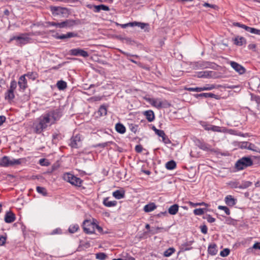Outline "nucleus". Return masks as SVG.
<instances>
[{
  "mask_svg": "<svg viewBox=\"0 0 260 260\" xmlns=\"http://www.w3.org/2000/svg\"><path fill=\"white\" fill-rule=\"evenodd\" d=\"M61 116V114L58 109L50 110L42 114L32 124L34 132L41 134L48 126L54 124Z\"/></svg>",
  "mask_w": 260,
  "mask_h": 260,
  "instance_id": "obj_1",
  "label": "nucleus"
},
{
  "mask_svg": "<svg viewBox=\"0 0 260 260\" xmlns=\"http://www.w3.org/2000/svg\"><path fill=\"white\" fill-rule=\"evenodd\" d=\"M31 33H22L16 36H13L10 41H16V44L19 46H22L30 42L31 39L30 36Z\"/></svg>",
  "mask_w": 260,
  "mask_h": 260,
  "instance_id": "obj_2",
  "label": "nucleus"
},
{
  "mask_svg": "<svg viewBox=\"0 0 260 260\" xmlns=\"http://www.w3.org/2000/svg\"><path fill=\"white\" fill-rule=\"evenodd\" d=\"M253 164V160L250 156H244L236 161L235 168L237 171H240L251 166Z\"/></svg>",
  "mask_w": 260,
  "mask_h": 260,
  "instance_id": "obj_3",
  "label": "nucleus"
},
{
  "mask_svg": "<svg viewBox=\"0 0 260 260\" xmlns=\"http://www.w3.org/2000/svg\"><path fill=\"white\" fill-rule=\"evenodd\" d=\"M63 179L73 185L80 187L81 186L83 181L78 177L70 173H66L62 176Z\"/></svg>",
  "mask_w": 260,
  "mask_h": 260,
  "instance_id": "obj_4",
  "label": "nucleus"
},
{
  "mask_svg": "<svg viewBox=\"0 0 260 260\" xmlns=\"http://www.w3.org/2000/svg\"><path fill=\"white\" fill-rule=\"evenodd\" d=\"M50 9L54 17H66L69 15V10L64 7L51 6Z\"/></svg>",
  "mask_w": 260,
  "mask_h": 260,
  "instance_id": "obj_5",
  "label": "nucleus"
},
{
  "mask_svg": "<svg viewBox=\"0 0 260 260\" xmlns=\"http://www.w3.org/2000/svg\"><path fill=\"white\" fill-rule=\"evenodd\" d=\"M22 159H11L7 156H4L0 159V167H8L18 165L21 163Z\"/></svg>",
  "mask_w": 260,
  "mask_h": 260,
  "instance_id": "obj_6",
  "label": "nucleus"
},
{
  "mask_svg": "<svg viewBox=\"0 0 260 260\" xmlns=\"http://www.w3.org/2000/svg\"><path fill=\"white\" fill-rule=\"evenodd\" d=\"M233 26H237L244 29L246 31L249 32L251 34H255L260 36V29H258L253 27L248 26L245 24H241L239 22H234Z\"/></svg>",
  "mask_w": 260,
  "mask_h": 260,
  "instance_id": "obj_7",
  "label": "nucleus"
},
{
  "mask_svg": "<svg viewBox=\"0 0 260 260\" xmlns=\"http://www.w3.org/2000/svg\"><path fill=\"white\" fill-rule=\"evenodd\" d=\"M69 54L71 55L82 56L83 57H87L89 56V54L87 51L79 48L71 49L69 51Z\"/></svg>",
  "mask_w": 260,
  "mask_h": 260,
  "instance_id": "obj_8",
  "label": "nucleus"
},
{
  "mask_svg": "<svg viewBox=\"0 0 260 260\" xmlns=\"http://www.w3.org/2000/svg\"><path fill=\"white\" fill-rule=\"evenodd\" d=\"M87 7L92 9L94 13H100L101 11H110V8L108 6L102 4L100 5H87Z\"/></svg>",
  "mask_w": 260,
  "mask_h": 260,
  "instance_id": "obj_9",
  "label": "nucleus"
},
{
  "mask_svg": "<svg viewBox=\"0 0 260 260\" xmlns=\"http://www.w3.org/2000/svg\"><path fill=\"white\" fill-rule=\"evenodd\" d=\"M83 228L84 231L87 234L94 233V223L90 220H86L83 222Z\"/></svg>",
  "mask_w": 260,
  "mask_h": 260,
  "instance_id": "obj_10",
  "label": "nucleus"
},
{
  "mask_svg": "<svg viewBox=\"0 0 260 260\" xmlns=\"http://www.w3.org/2000/svg\"><path fill=\"white\" fill-rule=\"evenodd\" d=\"M230 64L233 69L240 75H243L246 72L245 68L238 63L234 61H231Z\"/></svg>",
  "mask_w": 260,
  "mask_h": 260,
  "instance_id": "obj_11",
  "label": "nucleus"
},
{
  "mask_svg": "<svg viewBox=\"0 0 260 260\" xmlns=\"http://www.w3.org/2000/svg\"><path fill=\"white\" fill-rule=\"evenodd\" d=\"M212 63L205 61H199L196 62L193 64V68L194 69H204L210 68Z\"/></svg>",
  "mask_w": 260,
  "mask_h": 260,
  "instance_id": "obj_12",
  "label": "nucleus"
},
{
  "mask_svg": "<svg viewBox=\"0 0 260 260\" xmlns=\"http://www.w3.org/2000/svg\"><path fill=\"white\" fill-rule=\"evenodd\" d=\"M193 96L196 99H199L201 98H214L216 100L220 99V96L219 95H216L212 93H197L193 94Z\"/></svg>",
  "mask_w": 260,
  "mask_h": 260,
  "instance_id": "obj_13",
  "label": "nucleus"
},
{
  "mask_svg": "<svg viewBox=\"0 0 260 260\" xmlns=\"http://www.w3.org/2000/svg\"><path fill=\"white\" fill-rule=\"evenodd\" d=\"M81 139L79 135L71 138L70 145L72 148H77L81 145Z\"/></svg>",
  "mask_w": 260,
  "mask_h": 260,
  "instance_id": "obj_14",
  "label": "nucleus"
},
{
  "mask_svg": "<svg viewBox=\"0 0 260 260\" xmlns=\"http://www.w3.org/2000/svg\"><path fill=\"white\" fill-rule=\"evenodd\" d=\"M196 145L201 149L204 151L210 150V145L204 141L197 139L195 141Z\"/></svg>",
  "mask_w": 260,
  "mask_h": 260,
  "instance_id": "obj_15",
  "label": "nucleus"
},
{
  "mask_svg": "<svg viewBox=\"0 0 260 260\" xmlns=\"http://www.w3.org/2000/svg\"><path fill=\"white\" fill-rule=\"evenodd\" d=\"M202 126L206 131H212L213 132H221V127L218 126L213 125L204 122L202 124Z\"/></svg>",
  "mask_w": 260,
  "mask_h": 260,
  "instance_id": "obj_16",
  "label": "nucleus"
},
{
  "mask_svg": "<svg viewBox=\"0 0 260 260\" xmlns=\"http://www.w3.org/2000/svg\"><path fill=\"white\" fill-rule=\"evenodd\" d=\"M77 23L76 21L72 19H67L64 21L59 22V28H66V27H71L74 25H76Z\"/></svg>",
  "mask_w": 260,
  "mask_h": 260,
  "instance_id": "obj_17",
  "label": "nucleus"
},
{
  "mask_svg": "<svg viewBox=\"0 0 260 260\" xmlns=\"http://www.w3.org/2000/svg\"><path fill=\"white\" fill-rule=\"evenodd\" d=\"M224 202L228 206L233 207L237 204V200L232 195H228L224 198Z\"/></svg>",
  "mask_w": 260,
  "mask_h": 260,
  "instance_id": "obj_18",
  "label": "nucleus"
},
{
  "mask_svg": "<svg viewBox=\"0 0 260 260\" xmlns=\"http://www.w3.org/2000/svg\"><path fill=\"white\" fill-rule=\"evenodd\" d=\"M193 242V241H189L182 244L180 246V251L181 252H184L192 249V247L191 245Z\"/></svg>",
  "mask_w": 260,
  "mask_h": 260,
  "instance_id": "obj_19",
  "label": "nucleus"
},
{
  "mask_svg": "<svg viewBox=\"0 0 260 260\" xmlns=\"http://www.w3.org/2000/svg\"><path fill=\"white\" fill-rule=\"evenodd\" d=\"M157 133L158 134L157 135L159 137L162 138V141L166 144H169L171 143V141L169 139L168 136L166 135L164 131L162 130L157 131Z\"/></svg>",
  "mask_w": 260,
  "mask_h": 260,
  "instance_id": "obj_20",
  "label": "nucleus"
},
{
  "mask_svg": "<svg viewBox=\"0 0 260 260\" xmlns=\"http://www.w3.org/2000/svg\"><path fill=\"white\" fill-rule=\"evenodd\" d=\"M16 219L15 215L12 212L9 211L6 213L5 216V221L6 223H12Z\"/></svg>",
  "mask_w": 260,
  "mask_h": 260,
  "instance_id": "obj_21",
  "label": "nucleus"
},
{
  "mask_svg": "<svg viewBox=\"0 0 260 260\" xmlns=\"http://www.w3.org/2000/svg\"><path fill=\"white\" fill-rule=\"evenodd\" d=\"M18 84L20 89L23 90L26 89L27 85L25 75H22L19 78Z\"/></svg>",
  "mask_w": 260,
  "mask_h": 260,
  "instance_id": "obj_22",
  "label": "nucleus"
},
{
  "mask_svg": "<svg viewBox=\"0 0 260 260\" xmlns=\"http://www.w3.org/2000/svg\"><path fill=\"white\" fill-rule=\"evenodd\" d=\"M218 252L217 247L215 243L210 244L208 247V252L211 255H215Z\"/></svg>",
  "mask_w": 260,
  "mask_h": 260,
  "instance_id": "obj_23",
  "label": "nucleus"
},
{
  "mask_svg": "<svg viewBox=\"0 0 260 260\" xmlns=\"http://www.w3.org/2000/svg\"><path fill=\"white\" fill-rule=\"evenodd\" d=\"M233 41L234 44L239 46L246 44V40L243 37L237 36L233 39Z\"/></svg>",
  "mask_w": 260,
  "mask_h": 260,
  "instance_id": "obj_24",
  "label": "nucleus"
},
{
  "mask_svg": "<svg viewBox=\"0 0 260 260\" xmlns=\"http://www.w3.org/2000/svg\"><path fill=\"white\" fill-rule=\"evenodd\" d=\"M77 36V34L72 32H69L66 34H62L61 35H57L56 36V38L57 39H66L68 38H71L73 37H75Z\"/></svg>",
  "mask_w": 260,
  "mask_h": 260,
  "instance_id": "obj_25",
  "label": "nucleus"
},
{
  "mask_svg": "<svg viewBox=\"0 0 260 260\" xmlns=\"http://www.w3.org/2000/svg\"><path fill=\"white\" fill-rule=\"evenodd\" d=\"M213 71H203L200 72L198 73V78H210L212 76Z\"/></svg>",
  "mask_w": 260,
  "mask_h": 260,
  "instance_id": "obj_26",
  "label": "nucleus"
},
{
  "mask_svg": "<svg viewBox=\"0 0 260 260\" xmlns=\"http://www.w3.org/2000/svg\"><path fill=\"white\" fill-rule=\"evenodd\" d=\"M112 194L115 198L119 200L124 197L125 192L123 190H116L113 192Z\"/></svg>",
  "mask_w": 260,
  "mask_h": 260,
  "instance_id": "obj_27",
  "label": "nucleus"
},
{
  "mask_svg": "<svg viewBox=\"0 0 260 260\" xmlns=\"http://www.w3.org/2000/svg\"><path fill=\"white\" fill-rule=\"evenodd\" d=\"M171 104L166 100L162 101H158V109L161 108H168L171 107Z\"/></svg>",
  "mask_w": 260,
  "mask_h": 260,
  "instance_id": "obj_28",
  "label": "nucleus"
},
{
  "mask_svg": "<svg viewBox=\"0 0 260 260\" xmlns=\"http://www.w3.org/2000/svg\"><path fill=\"white\" fill-rule=\"evenodd\" d=\"M103 204L108 207H114L116 205L117 201H110L109 198H106L104 199Z\"/></svg>",
  "mask_w": 260,
  "mask_h": 260,
  "instance_id": "obj_29",
  "label": "nucleus"
},
{
  "mask_svg": "<svg viewBox=\"0 0 260 260\" xmlns=\"http://www.w3.org/2000/svg\"><path fill=\"white\" fill-rule=\"evenodd\" d=\"M179 210V206L177 204H174L168 209V213L171 215H175Z\"/></svg>",
  "mask_w": 260,
  "mask_h": 260,
  "instance_id": "obj_30",
  "label": "nucleus"
},
{
  "mask_svg": "<svg viewBox=\"0 0 260 260\" xmlns=\"http://www.w3.org/2000/svg\"><path fill=\"white\" fill-rule=\"evenodd\" d=\"M115 129L119 134H123L126 131L125 127L121 123H118L115 125Z\"/></svg>",
  "mask_w": 260,
  "mask_h": 260,
  "instance_id": "obj_31",
  "label": "nucleus"
},
{
  "mask_svg": "<svg viewBox=\"0 0 260 260\" xmlns=\"http://www.w3.org/2000/svg\"><path fill=\"white\" fill-rule=\"evenodd\" d=\"M165 166L168 170H172L176 168V163L174 160H171L168 161Z\"/></svg>",
  "mask_w": 260,
  "mask_h": 260,
  "instance_id": "obj_32",
  "label": "nucleus"
},
{
  "mask_svg": "<svg viewBox=\"0 0 260 260\" xmlns=\"http://www.w3.org/2000/svg\"><path fill=\"white\" fill-rule=\"evenodd\" d=\"M160 101L158 99L154 98H147V102H148L152 106L158 109V103Z\"/></svg>",
  "mask_w": 260,
  "mask_h": 260,
  "instance_id": "obj_33",
  "label": "nucleus"
},
{
  "mask_svg": "<svg viewBox=\"0 0 260 260\" xmlns=\"http://www.w3.org/2000/svg\"><path fill=\"white\" fill-rule=\"evenodd\" d=\"M189 205H190L191 207H197V206H206V207H208L209 206V204L204 202H200V203H193L191 201H188L187 203Z\"/></svg>",
  "mask_w": 260,
  "mask_h": 260,
  "instance_id": "obj_34",
  "label": "nucleus"
},
{
  "mask_svg": "<svg viewBox=\"0 0 260 260\" xmlns=\"http://www.w3.org/2000/svg\"><path fill=\"white\" fill-rule=\"evenodd\" d=\"M15 98L14 92L8 90L5 93V98L6 100L12 101Z\"/></svg>",
  "mask_w": 260,
  "mask_h": 260,
  "instance_id": "obj_35",
  "label": "nucleus"
},
{
  "mask_svg": "<svg viewBox=\"0 0 260 260\" xmlns=\"http://www.w3.org/2000/svg\"><path fill=\"white\" fill-rule=\"evenodd\" d=\"M155 119V115L152 110H147V121L149 122L153 121Z\"/></svg>",
  "mask_w": 260,
  "mask_h": 260,
  "instance_id": "obj_36",
  "label": "nucleus"
},
{
  "mask_svg": "<svg viewBox=\"0 0 260 260\" xmlns=\"http://www.w3.org/2000/svg\"><path fill=\"white\" fill-rule=\"evenodd\" d=\"M252 183L249 181H243L241 184L239 186L240 189H245L252 185Z\"/></svg>",
  "mask_w": 260,
  "mask_h": 260,
  "instance_id": "obj_37",
  "label": "nucleus"
},
{
  "mask_svg": "<svg viewBox=\"0 0 260 260\" xmlns=\"http://www.w3.org/2000/svg\"><path fill=\"white\" fill-rule=\"evenodd\" d=\"M57 88L59 90H63L66 88L67 86V83L62 80L58 81L56 84Z\"/></svg>",
  "mask_w": 260,
  "mask_h": 260,
  "instance_id": "obj_38",
  "label": "nucleus"
},
{
  "mask_svg": "<svg viewBox=\"0 0 260 260\" xmlns=\"http://www.w3.org/2000/svg\"><path fill=\"white\" fill-rule=\"evenodd\" d=\"M99 115L101 116H105L107 114V110L106 107L105 106H101L98 112Z\"/></svg>",
  "mask_w": 260,
  "mask_h": 260,
  "instance_id": "obj_39",
  "label": "nucleus"
},
{
  "mask_svg": "<svg viewBox=\"0 0 260 260\" xmlns=\"http://www.w3.org/2000/svg\"><path fill=\"white\" fill-rule=\"evenodd\" d=\"M175 251V249L173 247H170L167 249L164 252V255L166 257H169L171 256Z\"/></svg>",
  "mask_w": 260,
  "mask_h": 260,
  "instance_id": "obj_40",
  "label": "nucleus"
},
{
  "mask_svg": "<svg viewBox=\"0 0 260 260\" xmlns=\"http://www.w3.org/2000/svg\"><path fill=\"white\" fill-rule=\"evenodd\" d=\"M36 190L38 193L42 194L44 196H46L47 195V190L43 187L37 186Z\"/></svg>",
  "mask_w": 260,
  "mask_h": 260,
  "instance_id": "obj_41",
  "label": "nucleus"
},
{
  "mask_svg": "<svg viewBox=\"0 0 260 260\" xmlns=\"http://www.w3.org/2000/svg\"><path fill=\"white\" fill-rule=\"evenodd\" d=\"M79 225L77 224H72L69 228V232L71 233H74L79 229Z\"/></svg>",
  "mask_w": 260,
  "mask_h": 260,
  "instance_id": "obj_42",
  "label": "nucleus"
},
{
  "mask_svg": "<svg viewBox=\"0 0 260 260\" xmlns=\"http://www.w3.org/2000/svg\"><path fill=\"white\" fill-rule=\"evenodd\" d=\"M247 149L255 152H258V148L254 144L248 142Z\"/></svg>",
  "mask_w": 260,
  "mask_h": 260,
  "instance_id": "obj_43",
  "label": "nucleus"
},
{
  "mask_svg": "<svg viewBox=\"0 0 260 260\" xmlns=\"http://www.w3.org/2000/svg\"><path fill=\"white\" fill-rule=\"evenodd\" d=\"M107 257L106 254L103 252L97 253L95 254V257L99 260H105Z\"/></svg>",
  "mask_w": 260,
  "mask_h": 260,
  "instance_id": "obj_44",
  "label": "nucleus"
},
{
  "mask_svg": "<svg viewBox=\"0 0 260 260\" xmlns=\"http://www.w3.org/2000/svg\"><path fill=\"white\" fill-rule=\"evenodd\" d=\"M203 218L206 219L209 223H213L215 221V218L212 217L210 214H206L203 217Z\"/></svg>",
  "mask_w": 260,
  "mask_h": 260,
  "instance_id": "obj_45",
  "label": "nucleus"
},
{
  "mask_svg": "<svg viewBox=\"0 0 260 260\" xmlns=\"http://www.w3.org/2000/svg\"><path fill=\"white\" fill-rule=\"evenodd\" d=\"M156 208V206L154 203H150L147 204V212L153 211Z\"/></svg>",
  "mask_w": 260,
  "mask_h": 260,
  "instance_id": "obj_46",
  "label": "nucleus"
},
{
  "mask_svg": "<svg viewBox=\"0 0 260 260\" xmlns=\"http://www.w3.org/2000/svg\"><path fill=\"white\" fill-rule=\"evenodd\" d=\"M133 27L138 26L142 29L144 28L145 27V26H146V23L139 22H136V21L133 22Z\"/></svg>",
  "mask_w": 260,
  "mask_h": 260,
  "instance_id": "obj_47",
  "label": "nucleus"
},
{
  "mask_svg": "<svg viewBox=\"0 0 260 260\" xmlns=\"http://www.w3.org/2000/svg\"><path fill=\"white\" fill-rule=\"evenodd\" d=\"M17 86V82L15 80H12L10 83V87L8 90L14 92Z\"/></svg>",
  "mask_w": 260,
  "mask_h": 260,
  "instance_id": "obj_48",
  "label": "nucleus"
},
{
  "mask_svg": "<svg viewBox=\"0 0 260 260\" xmlns=\"http://www.w3.org/2000/svg\"><path fill=\"white\" fill-rule=\"evenodd\" d=\"M218 209L219 210H223L224 211V212L225 213V214L228 215H229L231 214L230 209L226 206H223L220 205V206H218Z\"/></svg>",
  "mask_w": 260,
  "mask_h": 260,
  "instance_id": "obj_49",
  "label": "nucleus"
},
{
  "mask_svg": "<svg viewBox=\"0 0 260 260\" xmlns=\"http://www.w3.org/2000/svg\"><path fill=\"white\" fill-rule=\"evenodd\" d=\"M253 249L260 250V242H256L254 243L253 246L252 247L249 248L247 250L248 252H251Z\"/></svg>",
  "mask_w": 260,
  "mask_h": 260,
  "instance_id": "obj_50",
  "label": "nucleus"
},
{
  "mask_svg": "<svg viewBox=\"0 0 260 260\" xmlns=\"http://www.w3.org/2000/svg\"><path fill=\"white\" fill-rule=\"evenodd\" d=\"M25 75L29 79H31L32 80H35L37 77V74L35 72H28Z\"/></svg>",
  "mask_w": 260,
  "mask_h": 260,
  "instance_id": "obj_51",
  "label": "nucleus"
},
{
  "mask_svg": "<svg viewBox=\"0 0 260 260\" xmlns=\"http://www.w3.org/2000/svg\"><path fill=\"white\" fill-rule=\"evenodd\" d=\"M238 146L241 149H247L248 142H240L238 143Z\"/></svg>",
  "mask_w": 260,
  "mask_h": 260,
  "instance_id": "obj_52",
  "label": "nucleus"
},
{
  "mask_svg": "<svg viewBox=\"0 0 260 260\" xmlns=\"http://www.w3.org/2000/svg\"><path fill=\"white\" fill-rule=\"evenodd\" d=\"M230 251L228 248H225L220 251V255L222 257L227 256L230 254Z\"/></svg>",
  "mask_w": 260,
  "mask_h": 260,
  "instance_id": "obj_53",
  "label": "nucleus"
},
{
  "mask_svg": "<svg viewBox=\"0 0 260 260\" xmlns=\"http://www.w3.org/2000/svg\"><path fill=\"white\" fill-rule=\"evenodd\" d=\"M193 212L196 215H202L204 214V210L202 208L196 209L193 210Z\"/></svg>",
  "mask_w": 260,
  "mask_h": 260,
  "instance_id": "obj_54",
  "label": "nucleus"
},
{
  "mask_svg": "<svg viewBox=\"0 0 260 260\" xmlns=\"http://www.w3.org/2000/svg\"><path fill=\"white\" fill-rule=\"evenodd\" d=\"M229 185L231 186L232 188H239L240 185L239 183L237 181H231L229 183Z\"/></svg>",
  "mask_w": 260,
  "mask_h": 260,
  "instance_id": "obj_55",
  "label": "nucleus"
},
{
  "mask_svg": "<svg viewBox=\"0 0 260 260\" xmlns=\"http://www.w3.org/2000/svg\"><path fill=\"white\" fill-rule=\"evenodd\" d=\"M205 90H211L216 88V85L214 84H207L205 85Z\"/></svg>",
  "mask_w": 260,
  "mask_h": 260,
  "instance_id": "obj_56",
  "label": "nucleus"
},
{
  "mask_svg": "<svg viewBox=\"0 0 260 260\" xmlns=\"http://www.w3.org/2000/svg\"><path fill=\"white\" fill-rule=\"evenodd\" d=\"M200 229H201V232L203 234H206L207 233L208 228H207V226L205 224H204L203 225H201L200 226Z\"/></svg>",
  "mask_w": 260,
  "mask_h": 260,
  "instance_id": "obj_57",
  "label": "nucleus"
},
{
  "mask_svg": "<svg viewBox=\"0 0 260 260\" xmlns=\"http://www.w3.org/2000/svg\"><path fill=\"white\" fill-rule=\"evenodd\" d=\"M39 164L42 166H48L49 165V162L44 158H41L40 159Z\"/></svg>",
  "mask_w": 260,
  "mask_h": 260,
  "instance_id": "obj_58",
  "label": "nucleus"
},
{
  "mask_svg": "<svg viewBox=\"0 0 260 260\" xmlns=\"http://www.w3.org/2000/svg\"><path fill=\"white\" fill-rule=\"evenodd\" d=\"M7 237L4 236H0V246L4 245L6 241Z\"/></svg>",
  "mask_w": 260,
  "mask_h": 260,
  "instance_id": "obj_59",
  "label": "nucleus"
},
{
  "mask_svg": "<svg viewBox=\"0 0 260 260\" xmlns=\"http://www.w3.org/2000/svg\"><path fill=\"white\" fill-rule=\"evenodd\" d=\"M95 229H96L98 232L100 233H103L102 228L100 226H99V225L95 224V223H94V231L95 230Z\"/></svg>",
  "mask_w": 260,
  "mask_h": 260,
  "instance_id": "obj_60",
  "label": "nucleus"
},
{
  "mask_svg": "<svg viewBox=\"0 0 260 260\" xmlns=\"http://www.w3.org/2000/svg\"><path fill=\"white\" fill-rule=\"evenodd\" d=\"M203 6L205 7H210L211 8L215 9L217 7V6L214 5H211L208 3H205Z\"/></svg>",
  "mask_w": 260,
  "mask_h": 260,
  "instance_id": "obj_61",
  "label": "nucleus"
},
{
  "mask_svg": "<svg viewBox=\"0 0 260 260\" xmlns=\"http://www.w3.org/2000/svg\"><path fill=\"white\" fill-rule=\"evenodd\" d=\"M133 22H129V23H125V24H120V26L122 28H125L128 26L133 27Z\"/></svg>",
  "mask_w": 260,
  "mask_h": 260,
  "instance_id": "obj_62",
  "label": "nucleus"
},
{
  "mask_svg": "<svg viewBox=\"0 0 260 260\" xmlns=\"http://www.w3.org/2000/svg\"><path fill=\"white\" fill-rule=\"evenodd\" d=\"M111 143H112V142H105V143L99 144L98 145V146L104 148V147L108 146L109 144H111Z\"/></svg>",
  "mask_w": 260,
  "mask_h": 260,
  "instance_id": "obj_63",
  "label": "nucleus"
},
{
  "mask_svg": "<svg viewBox=\"0 0 260 260\" xmlns=\"http://www.w3.org/2000/svg\"><path fill=\"white\" fill-rule=\"evenodd\" d=\"M142 146L140 145H137L135 147V150L137 152H141L142 151Z\"/></svg>",
  "mask_w": 260,
  "mask_h": 260,
  "instance_id": "obj_64",
  "label": "nucleus"
}]
</instances>
